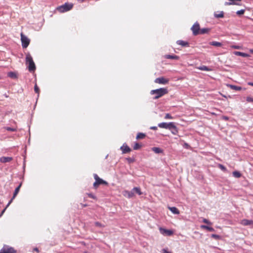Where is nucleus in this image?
<instances>
[{"instance_id":"obj_1","label":"nucleus","mask_w":253,"mask_h":253,"mask_svg":"<svg viewBox=\"0 0 253 253\" xmlns=\"http://www.w3.org/2000/svg\"><path fill=\"white\" fill-rule=\"evenodd\" d=\"M169 92L167 88H160L154 90H152L150 91L151 95H155L154 97V99H157L165 94H168Z\"/></svg>"},{"instance_id":"obj_2","label":"nucleus","mask_w":253,"mask_h":253,"mask_svg":"<svg viewBox=\"0 0 253 253\" xmlns=\"http://www.w3.org/2000/svg\"><path fill=\"white\" fill-rule=\"evenodd\" d=\"M26 63L28 64V70L30 72L34 71L36 70V66L32 57L29 53L26 55Z\"/></svg>"},{"instance_id":"obj_3","label":"nucleus","mask_w":253,"mask_h":253,"mask_svg":"<svg viewBox=\"0 0 253 253\" xmlns=\"http://www.w3.org/2000/svg\"><path fill=\"white\" fill-rule=\"evenodd\" d=\"M73 6V5L72 3H65L64 4L57 7L56 9L60 12L63 13L71 10Z\"/></svg>"},{"instance_id":"obj_4","label":"nucleus","mask_w":253,"mask_h":253,"mask_svg":"<svg viewBox=\"0 0 253 253\" xmlns=\"http://www.w3.org/2000/svg\"><path fill=\"white\" fill-rule=\"evenodd\" d=\"M94 178L95 181L93 183V187L95 189H97L99 185L104 184L107 185L108 183L106 181L100 178L97 174H94Z\"/></svg>"},{"instance_id":"obj_5","label":"nucleus","mask_w":253,"mask_h":253,"mask_svg":"<svg viewBox=\"0 0 253 253\" xmlns=\"http://www.w3.org/2000/svg\"><path fill=\"white\" fill-rule=\"evenodd\" d=\"M21 40L22 42V47L23 48L27 47L30 43V40L22 33H21Z\"/></svg>"},{"instance_id":"obj_6","label":"nucleus","mask_w":253,"mask_h":253,"mask_svg":"<svg viewBox=\"0 0 253 253\" xmlns=\"http://www.w3.org/2000/svg\"><path fill=\"white\" fill-rule=\"evenodd\" d=\"M193 34L194 36H197L199 34L200 27L199 23L195 22L191 28Z\"/></svg>"},{"instance_id":"obj_7","label":"nucleus","mask_w":253,"mask_h":253,"mask_svg":"<svg viewBox=\"0 0 253 253\" xmlns=\"http://www.w3.org/2000/svg\"><path fill=\"white\" fill-rule=\"evenodd\" d=\"M15 250L12 247L7 246H4L0 250V253H15Z\"/></svg>"},{"instance_id":"obj_8","label":"nucleus","mask_w":253,"mask_h":253,"mask_svg":"<svg viewBox=\"0 0 253 253\" xmlns=\"http://www.w3.org/2000/svg\"><path fill=\"white\" fill-rule=\"evenodd\" d=\"M169 80L164 77H160L156 78L155 83L159 84H166L169 83Z\"/></svg>"},{"instance_id":"obj_9","label":"nucleus","mask_w":253,"mask_h":253,"mask_svg":"<svg viewBox=\"0 0 253 253\" xmlns=\"http://www.w3.org/2000/svg\"><path fill=\"white\" fill-rule=\"evenodd\" d=\"M159 230H160V233L164 235L169 236L172 235L173 233V232L172 230L164 229L162 227L160 228Z\"/></svg>"},{"instance_id":"obj_10","label":"nucleus","mask_w":253,"mask_h":253,"mask_svg":"<svg viewBox=\"0 0 253 253\" xmlns=\"http://www.w3.org/2000/svg\"><path fill=\"white\" fill-rule=\"evenodd\" d=\"M173 122L170 123H162L158 124V126L160 128H165V129H170V126L172 125Z\"/></svg>"},{"instance_id":"obj_11","label":"nucleus","mask_w":253,"mask_h":253,"mask_svg":"<svg viewBox=\"0 0 253 253\" xmlns=\"http://www.w3.org/2000/svg\"><path fill=\"white\" fill-rule=\"evenodd\" d=\"M21 185H22V183H20L19 185V186L15 189L14 192L13 193V196L12 198H11V199L10 200V201L8 202V204L7 205V207H8L10 205V204L12 202L13 200L15 198V197L18 194V192H19Z\"/></svg>"},{"instance_id":"obj_12","label":"nucleus","mask_w":253,"mask_h":253,"mask_svg":"<svg viewBox=\"0 0 253 253\" xmlns=\"http://www.w3.org/2000/svg\"><path fill=\"white\" fill-rule=\"evenodd\" d=\"M121 150L122 151L123 154L128 153L131 151V149L126 144L123 145L121 147Z\"/></svg>"},{"instance_id":"obj_13","label":"nucleus","mask_w":253,"mask_h":253,"mask_svg":"<svg viewBox=\"0 0 253 253\" xmlns=\"http://www.w3.org/2000/svg\"><path fill=\"white\" fill-rule=\"evenodd\" d=\"M240 223L244 226L253 225V220L244 219L241 221Z\"/></svg>"},{"instance_id":"obj_14","label":"nucleus","mask_w":253,"mask_h":253,"mask_svg":"<svg viewBox=\"0 0 253 253\" xmlns=\"http://www.w3.org/2000/svg\"><path fill=\"white\" fill-rule=\"evenodd\" d=\"M170 129L169 130H171V132L172 134L176 135L178 133V129L177 127L174 125V123L173 122L172 125L170 126Z\"/></svg>"},{"instance_id":"obj_15","label":"nucleus","mask_w":253,"mask_h":253,"mask_svg":"<svg viewBox=\"0 0 253 253\" xmlns=\"http://www.w3.org/2000/svg\"><path fill=\"white\" fill-rule=\"evenodd\" d=\"M230 2H226L225 3V5H241V4L237 3L236 2V1H241L242 0H229Z\"/></svg>"},{"instance_id":"obj_16","label":"nucleus","mask_w":253,"mask_h":253,"mask_svg":"<svg viewBox=\"0 0 253 253\" xmlns=\"http://www.w3.org/2000/svg\"><path fill=\"white\" fill-rule=\"evenodd\" d=\"M12 158L10 157H2L0 158V161L1 163H7L11 161Z\"/></svg>"},{"instance_id":"obj_17","label":"nucleus","mask_w":253,"mask_h":253,"mask_svg":"<svg viewBox=\"0 0 253 253\" xmlns=\"http://www.w3.org/2000/svg\"><path fill=\"white\" fill-rule=\"evenodd\" d=\"M234 54L237 56H241L244 57H249L250 55L246 53L241 52L240 51H234Z\"/></svg>"},{"instance_id":"obj_18","label":"nucleus","mask_w":253,"mask_h":253,"mask_svg":"<svg viewBox=\"0 0 253 253\" xmlns=\"http://www.w3.org/2000/svg\"><path fill=\"white\" fill-rule=\"evenodd\" d=\"M168 209L174 214H178L180 213L179 211L176 207H169Z\"/></svg>"},{"instance_id":"obj_19","label":"nucleus","mask_w":253,"mask_h":253,"mask_svg":"<svg viewBox=\"0 0 253 253\" xmlns=\"http://www.w3.org/2000/svg\"><path fill=\"white\" fill-rule=\"evenodd\" d=\"M176 43L182 46H188L189 45V43L188 42L182 40L177 41Z\"/></svg>"},{"instance_id":"obj_20","label":"nucleus","mask_w":253,"mask_h":253,"mask_svg":"<svg viewBox=\"0 0 253 253\" xmlns=\"http://www.w3.org/2000/svg\"><path fill=\"white\" fill-rule=\"evenodd\" d=\"M152 150L156 154L162 153L163 150L159 147H153Z\"/></svg>"},{"instance_id":"obj_21","label":"nucleus","mask_w":253,"mask_h":253,"mask_svg":"<svg viewBox=\"0 0 253 253\" xmlns=\"http://www.w3.org/2000/svg\"><path fill=\"white\" fill-rule=\"evenodd\" d=\"M201 228L204 229H206V230H208L209 231H211V232L214 231V229L212 227H209L207 225H202L201 226Z\"/></svg>"},{"instance_id":"obj_22","label":"nucleus","mask_w":253,"mask_h":253,"mask_svg":"<svg viewBox=\"0 0 253 253\" xmlns=\"http://www.w3.org/2000/svg\"><path fill=\"white\" fill-rule=\"evenodd\" d=\"M228 86L232 89L235 90H241L242 89V87L241 86H236L235 85L229 84Z\"/></svg>"},{"instance_id":"obj_23","label":"nucleus","mask_w":253,"mask_h":253,"mask_svg":"<svg viewBox=\"0 0 253 253\" xmlns=\"http://www.w3.org/2000/svg\"><path fill=\"white\" fill-rule=\"evenodd\" d=\"M165 57L167 59H176V60H178L179 59V57L175 55H166Z\"/></svg>"},{"instance_id":"obj_24","label":"nucleus","mask_w":253,"mask_h":253,"mask_svg":"<svg viewBox=\"0 0 253 253\" xmlns=\"http://www.w3.org/2000/svg\"><path fill=\"white\" fill-rule=\"evenodd\" d=\"M210 31V29L209 28H203L200 29L199 34H205L208 33Z\"/></svg>"},{"instance_id":"obj_25","label":"nucleus","mask_w":253,"mask_h":253,"mask_svg":"<svg viewBox=\"0 0 253 253\" xmlns=\"http://www.w3.org/2000/svg\"><path fill=\"white\" fill-rule=\"evenodd\" d=\"M146 137V134L143 133L139 132L137 134L136 138L137 139H144Z\"/></svg>"},{"instance_id":"obj_26","label":"nucleus","mask_w":253,"mask_h":253,"mask_svg":"<svg viewBox=\"0 0 253 253\" xmlns=\"http://www.w3.org/2000/svg\"><path fill=\"white\" fill-rule=\"evenodd\" d=\"M210 44L211 45L217 46V47H219L222 45L221 43L218 42H216V41H213V42H210Z\"/></svg>"},{"instance_id":"obj_27","label":"nucleus","mask_w":253,"mask_h":253,"mask_svg":"<svg viewBox=\"0 0 253 253\" xmlns=\"http://www.w3.org/2000/svg\"><path fill=\"white\" fill-rule=\"evenodd\" d=\"M199 70L202 71H211V70L206 66H202L198 68Z\"/></svg>"},{"instance_id":"obj_28","label":"nucleus","mask_w":253,"mask_h":253,"mask_svg":"<svg viewBox=\"0 0 253 253\" xmlns=\"http://www.w3.org/2000/svg\"><path fill=\"white\" fill-rule=\"evenodd\" d=\"M214 16L216 18H223L224 17V12L220 11L218 13H214Z\"/></svg>"},{"instance_id":"obj_29","label":"nucleus","mask_w":253,"mask_h":253,"mask_svg":"<svg viewBox=\"0 0 253 253\" xmlns=\"http://www.w3.org/2000/svg\"><path fill=\"white\" fill-rule=\"evenodd\" d=\"M132 191L135 192L139 195H141L142 194L140 188L139 187H134L132 189Z\"/></svg>"},{"instance_id":"obj_30","label":"nucleus","mask_w":253,"mask_h":253,"mask_svg":"<svg viewBox=\"0 0 253 253\" xmlns=\"http://www.w3.org/2000/svg\"><path fill=\"white\" fill-rule=\"evenodd\" d=\"M142 147V145L137 142L134 143V145L133 147L134 150H138L139 149Z\"/></svg>"},{"instance_id":"obj_31","label":"nucleus","mask_w":253,"mask_h":253,"mask_svg":"<svg viewBox=\"0 0 253 253\" xmlns=\"http://www.w3.org/2000/svg\"><path fill=\"white\" fill-rule=\"evenodd\" d=\"M233 175L235 177H236V178H239L241 176V174L240 172L239 171H233Z\"/></svg>"},{"instance_id":"obj_32","label":"nucleus","mask_w":253,"mask_h":253,"mask_svg":"<svg viewBox=\"0 0 253 253\" xmlns=\"http://www.w3.org/2000/svg\"><path fill=\"white\" fill-rule=\"evenodd\" d=\"M8 76L11 78H16V75L15 73L10 72L8 73Z\"/></svg>"},{"instance_id":"obj_33","label":"nucleus","mask_w":253,"mask_h":253,"mask_svg":"<svg viewBox=\"0 0 253 253\" xmlns=\"http://www.w3.org/2000/svg\"><path fill=\"white\" fill-rule=\"evenodd\" d=\"M126 193L127 194L128 198H131V197H133L134 195V193L132 191L129 192V191H126Z\"/></svg>"},{"instance_id":"obj_34","label":"nucleus","mask_w":253,"mask_h":253,"mask_svg":"<svg viewBox=\"0 0 253 253\" xmlns=\"http://www.w3.org/2000/svg\"><path fill=\"white\" fill-rule=\"evenodd\" d=\"M34 90L35 91V92L37 94H39L40 93V89L39 88V87L38 86L37 84H36L35 85V86H34Z\"/></svg>"},{"instance_id":"obj_35","label":"nucleus","mask_w":253,"mask_h":253,"mask_svg":"<svg viewBox=\"0 0 253 253\" xmlns=\"http://www.w3.org/2000/svg\"><path fill=\"white\" fill-rule=\"evenodd\" d=\"M245 9H241L240 10L237 11L236 12V14L237 15H242V14H243L245 13Z\"/></svg>"},{"instance_id":"obj_36","label":"nucleus","mask_w":253,"mask_h":253,"mask_svg":"<svg viewBox=\"0 0 253 253\" xmlns=\"http://www.w3.org/2000/svg\"><path fill=\"white\" fill-rule=\"evenodd\" d=\"M165 119H172L173 117L169 113L166 114L165 116Z\"/></svg>"},{"instance_id":"obj_37","label":"nucleus","mask_w":253,"mask_h":253,"mask_svg":"<svg viewBox=\"0 0 253 253\" xmlns=\"http://www.w3.org/2000/svg\"><path fill=\"white\" fill-rule=\"evenodd\" d=\"M218 168H220L221 170H222L223 171H226V168L222 165L221 164H219L218 165Z\"/></svg>"},{"instance_id":"obj_38","label":"nucleus","mask_w":253,"mask_h":253,"mask_svg":"<svg viewBox=\"0 0 253 253\" xmlns=\"http://www.w3.org/2000/svg\"><path fill=\"white\" fill-rule=\"evenodd\" d=\"M95 225L96 226H97V227H104V225L102 224L101 223L97 221V222H95V223H94Z\"/></svg>"},{"instance_id":"obj_39","label":"nucleus","mask_w":253,"mask_h":253,"mask_svg":"<svg viewBox=\"0 0 253 253\" xmlns=\"http://www.w3.org/2000/svg\"><path fill=\"white\" fill-rule=\"evenodd\" d=\"M211 237L216 240H219L220 239V236L216 234H212Z\"/></svg>"},{"instance_id":"obj_40","label":"nucleus","mask_w":253,"mask_h":253,"mask_svg":"<svg viewBox=\"0 0 253 253\" xmlns=\"http://www.w3.org/2000/svg\"><path fill=\"white\" fill-rule=\"evenodd\" d=\"M246 100L248 102L253 103V98L251 96H247L246 98Z\"/></svg>"},{"instance_id":"obj_41","label":"nucleus","mask_w":253,"mask_h":253,"mask_svg":"<svg viewBox=\"0 0 253 253\" xmlns=\"http://www.w3.org/2000/svg\"><path fill=\"white\" fill-rule=\"evenodd\" d=\"M6 129L8 131H15L16 130V129H15L14 128H11L10 127H7L6 128Z\"/></svg>"},{"instance_id":"obj_42","label":"nucleus","mask_w":253,"mask_h":253,"mask_svg":"<svg viewBox=\"0 0 253 253\" xmlns=\"http://www.w3.org/2000/svg\"><path fill=\"white\" fill-rule=\"evenodd\" d=\"M203 222L205 223H207L208 224H210L211 225V222H210L208 219H206V218H204L203 220Z\"/></svg>"},{"instance_id":"obj_43","label":"nucleus","mask_w":253,"mask_h":253,"mask_svg":"<svg viewBox=\"0 0 253 253\" xmlns=\"http://www.w3.org/2000/svg\"><path fill=\"white\" fill-rule=\"evenodd\" d=\"M87 195H88V196L89 198H92L93 199H96V197L93 194H92L91 193H89Z\"/></svg>"},{"instance_id":"obj_44","label":"nucleus","mask_w":253,"mask_h":253,"mask_svg":"<svg viewBox=\"0 0 253 253\" xmlns=\"http://www.w3.org/2000/svg\"><path fill=\"white\" fill-rule=\"evenodd\" d=\"M231 47L233 49H240V46L238 45H231Z\"/></svg>"},{"instance_id":"obj_45","label":"nucleus","mask_w":253,"mask_h":253,"mask_svg":"<svg viewBox=\"0 0 253 253\" xmlns=\"http://www.w3.org/2000/svg\"><path fill=\"white\" fill-rule=\"evenodd\" d=\"M8 207H6L1 211V213L0 214V217L2 215V214L4 213V212H5L6 208H7Z\"/></svg>"},{"instance_id":"obj_46","label":"nucleus","mask_w":253,"mask_h":253,"mask_svg":"<svg viewBox=\"0 0 253 253\" xmlns=\"http://www.w3.org/2000/svg\"><path fill=\"white\" fill-rule=\"evenodd\" d=\"M222 118L225 121H228L229 120V118L227 116H222Z\"/></svg>"},{"instance_id":"obj_47","label":"nucleus","mask_w":253,"mask_h":253,"mask_svg":"<svg viewBox=\"0 0 253 253\" xmlns=\"http://www.w3.org/2000/svg\"><path fill=\"white\" fill-rule=\"evenodd\" d=\"M162 253H170V252H168L167 250L166 249H163L162 250Z\"/></svg>"},{"instance_id":"obj_48","label":"nucleus","mask_w":253,"mask_h":253,"mask_svg":"<svg viewBox=\"0 0 253 253\" xmlns=\"http://www.w3.org/2000/svg\"><path fill=\"white\" fill-rule=\"evenodd\" d=\"M127 160L129 162V163H132L133 162V160L130 158H127Z\"/></svg>"},{"instance_id":"obj_49","label":"nucleus","mask_w":253,"mask_h":253,"mask_svg":"<svg viewBox=\"0 0 253 253\" xmlns=\"http://www.w3.org/2000/svg\"><path fill=\"white\" fill-rule=\"evenodd\" d=\"M150 129H153V130H157V126H151L150 127Z\"/></svg>"},{"instance_id":"obj_50","label":"nucleus","mask_w":253,"mask_h":253,"mask_svg":"<svg viewBox=\"0 0 253 253\" xmlns=\"http://www.w3.org/2000/svg\"><path fill=\"white\" fill-rule=\"evenodd\" d=\"M248 84L253 86V83L252 82H248Z\"/></svg>"},{"instance_id":"obj_51","label":"nucleus","mask_w":253,"mask_h":253,"mask_svg":"<svg viewBox=\"0 0 253 253\" xmlns=\"http://www.w3.org/2000/svg\"><path fill=\"white\" fill-rule=\"evenodd\" d=\"M34 251H35L36 252L39 253V250L38 248H36L34 249Z\"/></svg>"},{"instance_id":"obj_52","label":"nucleus","mask_w":253,"mask_h":253,"mask_svg":"<svg viewBox=\"0 0 253 253\" xmlns=\"http://www.w3.org/2000/svg\"><path fill=\"white\" fill-rule=\"evenodd\" d=\"M250 52L251 53H253V49H250Z\"/></svg>"},{"instance_id":"obj_53","label":"nucleus","mask_w":253,"mask_h":253,"mask_svg":"<svg viewBox=\"0 0 253 253\" xmlns=\"http://www.w3.org/2000/svg\"><path fill=\"white\" fill-rule=\"evenodd\" d=\"M79 1H80L81 2H83L84 1V0H78Z\"/></svg>"},{"instance_id":"obj_54","label":"nucleus","mask_w":253,"mask_h":253,"mask_svg":"<svg viewBox=\"0 0 253 253\" xmlns=\"http://www.w3.org/2000/svg\"><path fill=\"white\" fill-rule=\"evenodd\" d=\"M211 114L212 115H215V114L214 113H211Z\"/></svg>"}]
</instances>
